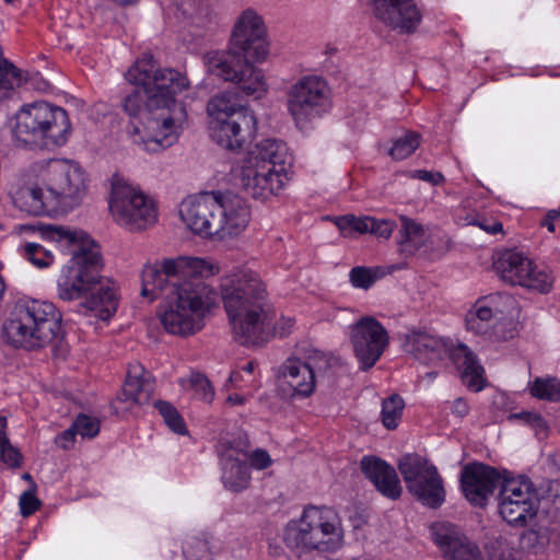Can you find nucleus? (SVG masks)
I'll use <instances>...</instances> for the list:
<instances>
[{"label":"nucleus","mask_w":560,"mask_h":560,"mask_svg":"<svg viewBox=\"0 0 560 560\" xmlns=\"http://www.w3.org/2000/svg\"><path fill=\"white\" fill-rule=\"evenodd\" d=\"M213 275V267L202 258L179 256L147 265L141 275V295L155 300L164 296L159 317L164 329L186 337L199 331L203 318L215 303V291L201 278Z\"/></svg>","instance_id":"obj_1"},{"label":"nucleus","mask_w":560,"mask_h":560,"mask_svg":"<svg viewBox=\"0 0 560 560\" xmlns=\"http://www.w3.org/2000/svg\"><path fill=\"white\" fill-rule=\"evenodd\" d=\"M126 79L143 90L133 89L122 100V109L131 117L142 110L145 102L150 108H171L172 115L164 117L154 135L142 139L145 151L155 153L173 145L187 118L184 105H176L175 95L190 86L188 78L175 69H159L151 54H143L126 72Z\"/></svg>","instance_id":"obj_2"},{"label":"nucleus","mask_w":560,"mask_h":560,"mask_svg":"<svg viewBox=\"0 0 560 560\" xmlns=\"http://www.w3.org/2000/svg\"><path fill=\"white\" fill-rule=\"evenodd\" d=\"M45 235L73 247L72 257L58 278V296L63 301H74L91 293L79 305L78 312H91L100 319L108 320L116 313L118 301L113 287L100 285L102 257L98 246L81 230L47 225Z\"/></svg>","instance_id":"obj_3"},{"label":"nucleus","mask_w":560,"mask_h":560,"mask_svg":"<svg viewBox=\"0 0 560 560\" xmlns=\"http://www.w3.org/2000/svg\"><path fill=\"white\" fill-rule=\"evenodd\" d=\"M266 30L261 18L246 10L232 32L229 50H212L203 56L207 71L224 81H231L246 95L260 97L267 91L264 73L253 62H261L268 55Z\"/></svg>","instance_id":"obj_4"},{"label":"nucleus","mask_w":560,"mask_h":560,"mask_svg":"<svg viewBox=\"0 0 560 560\" xmlns=\"http://www.w3.org/2000/svg\"><path fill=\"white\" fill-rule=\"evenodd\" d=\"M221 289L234 338L246 347L266 342L273 323L265 307L267 292L258 275L238 269L223 280Z\"/></svg>","instance_id":"obj_5"},{"label":"nucleus","mask_w":560,"mask_h":560,"mask_svg":"<svg viewBox=\"0 0 560 560\" xmlns=\"http://www.w3.org/2000/svg\"><path fill=\"white\" fill-rule=\"evenodd\" d=\"M9 126L14 144L31 150L61 148L72 132L67 110L46 101L23 104L10 118Z\"/></svg>","instance_id":"obj_6"},{"label":"nucleus","mask_w":560,"mask_h":560,"mask_svg":"<svg viewBox=\"0 0 560 560\" xmlns=\"http://www.w3.org/2000/svg\"><path fill=\"white\" fill-rule=\"evenodd\" d=\"M7 342L14 348H44L61 337V314L46 301H19L2 326Z\"/></svg>","instance_id":"obj_7"},{"label":"nucleus","mask_w":560,"mask_h":560,"mask_svg":"<svg viewBox=\"0 0 560 560\" xmlns=\"http://www.w3.org/2000/svg\"><path fill=\"white\" fill-rule=\"evenodd\" d=\"M284 539L298 555L335 553L345 545L341 517L332 508L308 504L299 520L288 524Z\"/></svg>","instance_id":"obj_8"},{"label":"nucleus","mask_w":560,"mask_h":560,"mask_svg":"<svg viewBox=\"0 0 560 560\" xmlns=\"http://www.w3.org/2000/svg\"><path fill=\"white\" fill-rule=\"evenodd\" d=\"M405 348L416 360L427 365L450 358L470 389L479 392L485 387L483 368L466 345L454 347L448 339L428 331H412L407 336Z\"/></svg>","instance_id":"obj_9"},{"label":"nucleus","mask_w":560,"mask_h":560,"mask_svg":"<svg viewBox=\"0 0 560 560\" xmlns=\"http://www.w3.org/2000/svg\"><path fill=\"white\" fill-rule=\"evenodd\" d=\"M209 133L221 148L240 151L257 132V118L253 109L238 104L229 93H220L207 104Z\"/></svg>","instance_id":"obj_10"},{"label":"nucleus","mask_w":560,"mask_h":560,"mask_svg":"<svg viewBox=\"0 0 560 560\" xmlns=\"http://www.w3.org/2000/svg\"><path fill=\"white\" fill-rule=\"evenodd\" d=\"M34 171L48 192L49 202L56 207V212L74 209L86 195V174L74 161L44 160L34 164Z\"/></svg>","instance_id":"obj_11"},{"label":"nucleus","mask_w":560,"mask_h":560,"mask_svg":"<svg viewBox=\"0 0 560 560\" xmlns=\"http://www.w3.org/2000/svg\"><path fill=\"white\" fill-rule=\"evenodd\" d=\"M407 490L423 505L436 509L445 501L443 480L436 467L418 454H406L398 462Z\"/></svg>","instance_id":"obj_12"},{"label":"nucleus","mask_w":560,"mask_h":560,"mask_svg":"<svg viewBox=\"0 0 560 560\" xmlns=\"http://www.w3.org/2000/svg\"><path fill=\"white\" fill-rule=\"evenodd\" d=\"M493 268L503 281L540 293H548L555 280L548 268L538 267L523 252L515 248L501 252L493 262Z\"/></svg>","instance_id":"obj_13"},{"label":"nucleus","mask_w":560,"mask_h":560,"mask_svg":"<svg viewBox=\"0 0 560 560\" xmlns=\"http://www.w3.org/2000/svg\"><path fill=\"white\" fill-rule=\"evenodd\" d=\"M109 210L115 221L130 231L144 230L158 219L154 202L125 183L113 186Z\"/></svg>","instance_id":"obj_14"},{"label":"nucleus","mask_w":560,"mask_h":560,"mask_svg":"<svg viewBox=\"0 0 560 560\" xmlns=\"http://www.w3.org/2000/svg\"><path fill=\"white\" fill-rule=\"evenodd\" d=\"M330 104V89L320 77H302L287 93V108L296 125L319 117Z\"/></svg>","instance_id":"obj_15"},{"label":"nucleus","mask_w":560,"mask_h":560,"mask_svg":"<svg viewBox=\"0 0 560 560\" xmlns=\"http://www.w3.org/2000/svg\"><path fill=\"white\" fill-rule=\"evenodd\" d=\"M501 517L510 525L525 526L536 516L538 502L532 481L525 477L504 476L498 494Z\"/></svg>","instance_id":"obj_16"},{"label":"nucleus","mask_w":560,"mask_h":560,"mask_svg":"<svg viewBox=\"0 0 560 560\" xmlns=\"http://www.w3.org/2000/svg\"><path fill=\"white\" fill-rule=\"evenodd\" d=\"M350 342L360 369L375 365L389 345L386 328L374 317L363 316L350 326Z\"/></svg>","instance_id":"obj_17"},{"label":"nucleus","mask_w":560,"mask_h":560,"mask_svg":"<svg viewBox=\"0 0 560 560\" xmlns=\"http://www.w3.org/2000/svg\"><path fill=\"white\" fill-rule=\"evenodd\" d=\"M221 211V194L214 191L189 196L179 208L180 218L187 228L203 237L218 235L222 229Z\"/></svg>","instance_id":"obj_18"},{"label":"nucleus","mask_w":560,"mask_h":560,"mask_svg":"<svg viewBox=\"0 0 560 560\" xmlns=\"http://www.w3.org/2000/svg\"><path fill=\"white\" fill-rule=\"evenodd\" d=\"M504 475L482 463L466 465L460 474V487L467 501L479 508L487 505L497 488H501Z\"/></svg>","instance_id":"obj_19"},{"label":"nucleus","mask_w":560,"mask_h":560,"mask_svg":"<svg viewBox=\"0 0 560 560\" xmlns=\"http://www.w3.org/2000/svg\"><path fill=\"white\" fill-rule=\"evenodd\" d=\"M431 536L443 557L448 560H486L479 547L448 522H436L430 527Z\"/></svg>","instance_id":"obj_20"},{"label":"nucleus","mask_w":560,"mask_h":560,"mask_svg":"<svg viewBox=\"0 0 560 560\" xmlns=\"http://www.w3.org/2000/svg\"><path fill=\"white\" fill-rule=\"evenodd\" d=\"M154 392V384L150 374L140 364L128 368L121 393L113 401L112 407L116 413L122 416L132 412L135 408L150 402Z\"/></svg>","instance_id":"obj_21"},{"label":"nucleus","mask_w":560,"mask_h":560,"mask_svg":"<svg viewBox=\"0 0 560 560\" xmlns=\"http://www.w3.org/2000/svg\"><path fill=\"white\" fill-rule=\"evenodd\" d=\"M288 179V173L243 163L238 175V185L248 196L265 201L271 196L278 195Z\"/></svg>","instance_id":"obj_22"},{"label":"nucleus","mask_w":560,"mask_h":560,"mask_svg":"<svg viewBox=\"0 0 560 560\" xmlns=\"http://www.w3.org/2000/svg\"><path fill=\"white\" fill-rule=\"evenodd\" d=\"M465 325L467 330L497 341L511 339L515 335L514 328L505 329L511 323L499 320L493 308L486 304V300H478L468 311Z\"/></svg>","instance_id":"obj_23"},{"label":"nucleus","mask_w":560,"mask_h":560,"mask_svg":"<svg viewBox=\"0 0 560 560\" xmlns=\"http://www.w3.org/2000/svg\"><path fill=\"white\" fill-rule=\"evenodd\" d=\"M243 163L288 173V167L291 166V154L283 141L268 138L250 149Z\"/></svg>","instance_id":"obj_24"},{"label":"nucleus","mask_w":560,"mask_h":560,"mask_svg":"<svg viewBox=\"0 0 560 560\" xmlns=\"http://www.w3.org/2000/svg\"><path fill=\"white\" fill-rule=\"evenodd\" d=\"M360 468L382 495L390 500L400 498L402 487L393 466L376 456H363Z\"/></svg>","instance_id":"obj_25"},{"label":"nucleus","mask_w":560,"mask_h":560,"mask_svg":"<svg viewBox=\"0 0 560 560\" xmlns=\"http://www.w3.org/2000/svg\"><path fill=\"white\" fill-rule=\"evenodd\" d=\"M221 210L220 223L222 229L217 235L219 238L235 236L245 230L250 214L249 208L242 198L221 195Z\"/></svg>","instance_id":"obj_26"},{"label":"nucleus","mask_w":560,"mask_h":560,"mask_svg":"<svg viewBox=\"0 0 560 560\" xmlns=\"http://www.w3.org/2000/svg\"><path fill=\"white\" fill-rule=\"evenodd\" d=\"M280 374L294 396L308 397L315 389L313 370L304 361L291 358L280 366Z\"/></svg>","instance_id":"obj_27"},{"label":"nucleus","mask_w":560,"mask_h":560,"mask_svg":"<svg viewBox=\"0 0 560 560\" xmlns=\"http://www.w3.org/2000/svg\"><path fill=\"white\" fill-rule=\"evenodd\" d=\"M378 21L400 35L413 34L422 21V12L415 0H406L397 5L388 15Z\"/></svg>","instance_id":"obj_28"},{"label":"nucleus","mask_w":560,"mask_h":560,"mask_svg":"<svg viewBox=\"0 0 560 560\" xmlns=\"http://www.w3.org/2000/svg\"><path fill=\"white\" fill-rule=\"evenodd\" d=\"M235 447L231 444L222 456V481L224 486L240 492L249 485V467L245 460L234 456Z\"/></svg>","instance_id":"obj_29"},{"label":"nucleus","mask_w":560,"mask_h":560,"mask_svg":"<svg viewBox=\"0 0 560 560\" xmlns=\"http://www.w3.org/2000/svg\"><path fill=\"white\" fill-rule=\"evenodd\" d=\"M18 198L19 207L32 215H39L44 212L56 211V207L48 200V192L38 187H26L20 190Z\"/></svg>","instance_id":"obj_30"},{"label":"nucleus","mask_w":560,"mask_h":560,"mask_svg":"<svg viewBox=\"0 0 560 560\" xmlns=\"http://www.w3.org/2000/svg\"><path fill=\"white\" fill-rule=\"evenodd\" d=\"M425 241V232L421 224L408 218H401L399 230L400 250L405 254H415Z\"/></svg>","instance_id":"obj_31"},{"label":"nucleus","mask_w":560,"mask_h":560,"mask_svg":"<svg viewBox=\"0 0 560 560\" xmlns=\"http://www.w3.org/2000/svg\"><path fill=\"white\" fill-rule=\"evenodd\" d=\"M332 222L345 237H354L357 234L368 233L370 217L346 214L334 218Z\"/></svg>","instance_id":"obj_32"},{"label":"nucleus","mask_w":560,"mask_h":560,"mask_svg":"<svg viewBox=\"0 0 560 560\" xmlns=\"http://www.w3.org/2000/svg\"><path fill=\"white\" fill-rule=\"evenodd\" d=\"M154 407L162 416L165 424L176 434H187L186 423L178 410L168 401L156 400Z\"/></svg>","instance_id":"obj_33"},{"label":"nucleus","mask_w":560,"mask_h":560,"mask_svg":"<svg viewBox=\"0 0 560 560\" xmlns=\"http://www.w3.org/2000/svg\"><path fill=\"white\" fill-rule=\"evenodd\" d=\"M5 430L7 418L0 416V459L9 467L16 468L21 466L22 454L16 447L12 446Z\"/></svg>","instance_id":"obj_34"},{"label":"nucleus","mask_w":560,"mask_h":560,"mask_svg":"<svg viewBox=\"0 0 560 560\" xmlns=\"http://www.w3.org/2000/svg\"><path fill=\"white\" fill-rule=\"evenodd\" d=\"M405 407L404 400L398 395H393L382 404V423L388 430L396 429Z\"/></svg>","instance_id":"obj_35"},{"label":"nucleus","mask_w":560,"mask_h":560,"mask_svg":"<svg viewBox=\"0 0 560 560\" xmlns=\"http://www.w3.org/2000/svg\"><path fill=\"white\" fill-rule=\"evenodd\" d=\"M530 394L538 399L559 401L560 381L556 377H537L530 386Z\"/></svg>","instance_id":"obj_36"},{"label":"nucleus","mask_w":560,"mask_h":560,"mask_svg":"<svg viewBox=\"0 0 560 560\" xmlns=\"http://www.w3.org/2000/svg\"><path fill=\"white\" fill-rule=\"evenodd\" d=\"M420 145V135L415 131H408L402 137L396 139L388 154L394 160H404L410 156Z\"/></svg>","instance_id":"obj_37"},{"label":"nucleus","mask_w":560,"mask_h":560,"mask_svg":"<svg viewBox=\"0 0 560 560\" xmlns=\"http://www.w3.org/2000/svg\"><path fill=\"white\" fill-rule=\"evenodd\" d=\"M23 256L38 268L49 267L54 261V255L37 243H26L23 246Z\"/></svg>","instance_id":"obj_38"},{"label":"nucleus","mask_w":560,"mask_h":560,"mask_svg":"<svg viewBox=\"0 0 560 560\" xmlns=\"http://www.w3.org/2000/svg\"><path fill=\"white\" fill-rule=\"evenodd\" d=\"M21 71L8 59H0V90H13L22 84Z\"/></svg>","instance_id":"obj_39"},{"label":"nucleus","mask_w":560,"mask_h":560,"mask_svg":"<svg viewBox=\"0 0 560 560\" xmlns=\"http://www.w3.org/2000/svg\"><path fill=\"white\" fill-rule=\"evenodd\" d=\"M188 384L198 399L205 402H211L213 400L214 389L210 381L203 374L192 373L188 378Z\"/></svg>","instance_id":"obj_40"},{"label":"nucleus","mask_w":560,"mask_h":560,"mask_svg":"<svg viewBox=\"0 0 560 560\" xmlns=\"http://www.w3.org/2000/svg\"><path fill=\"white\" fill-rule=\"evenodd\" d=\"M247 442L240 441L235 447V452L237 454H243L244 457H247L252 467L261 470L268 468L271 465L272 460L267 451L257 448L250 455H247Z\"/></svg>","instance_id":"obj_41"},{"label":"nucleus","mask_w":560,"mask_h":560,"mask_svg":"<svg viewBox=\"0 0 560 560\" xmlns=\"http://www.w3.org/2000/svg\"><path fill=\"white\" fill-rule=\"evenodd\" d=\"M72 424L77 433L83 439H93L100 432V421L84 413H80Z\"/></svg>","instance_id":"obj_42"},{"label":"nucleus","mask_w":560,"mask_h":560,"mask_svg":"<svg viewBox=\"0 0 560 560\" xmlns=\"http://www.w3.org/2000/svg\"><path fill=\"white\" fill-rule=\"evenodd\" d=\"M350 282L354 288L369 289L376 281V275L368 267L358 266L350 270Z\"/></svg>","instance_id":"obj_43"},{"label":"nucleus","mask_w":560,"mask_h":560,"mask_svg":"<svg viewBox=\"0 0 560 560\" xmlns=\"http://www.w3.org/2000/svg\"><path fill=\"white\" fill-rule=\"evenodd\" d=\"M336 362L335 358L315 350L305 363L312 368L314 380L316 381V375L325 374Z\"/></svg>","instance_id":"obj_44"},{"label":"nucleus","mask_w":560,"mask_h":560,"mask_svg":"<svg viewBox=\"0 0 560 560\" xmlns=\"http://www.w3.org/2000/svg\"><path fill=\"white\" fill-rule=\"evenodd\" d=\"M184 555L187 560H212L208 542L198 538L187 544Z\"/></svg>","instance_id":"obj_45"},{"label":"nucleus","mask_w":560,"mask_h":560,"mask_svg":"<svg viewBox=\"0 0 560 560\" xmlns=\"http://www.w3.org/2000/svg\"><path fill=\"white\" fill-rule=\"evenodd\" d=\"M508 419L521 420L530 425L536 432L546 431L547 424L544 418L537 412L522 411L509 415Z\"/></svg>","instance_id":"obj_46"},{"label":"nucleus","mask_w":560,"mask_h":560,"mask_svg":"<svg viewBox=\"0 0 560 560\" xmlns=\"http://www.w3.org/2000/svg\"><path fill=\"white\" fill-rule=\"evenodd\" d=\"M35 489H36V486L33 485L32 489L24 491L20 495L19 504H20L21 514L23 516H30V515L34 514L39 509L40 502L35 495Z\"/></svg>","instance_id":"obj_47"},{"label":"nucleus","mask_w":560,"mask_h":560,"mask_svg":"<svg viewBox=\"0 0 560 560\" xmlns=\"http://www.w3.org/2000/svg\"><path fill=\"white\" fill-rule=\"evenodd\" d=\"M394 228L395 223L390 220L375 219L370 217L368 233L388 238L392 235Z\"/></svg>","instance_id":"obj_48"},{"label":"nucleus","mask_w":560,"mask_h":560,"mask_svg":"<svg viewBox=\"0 0 560 560\" xmlns=\"http://www.w3.org/2000/svg\"><path fill=\"white\" fill-rule=\"evenodd\" d=\"M469 224L476 225L491 235L503 233L502 223L497 219L486 215L478 214L474 220L469 221Z\"/></svg>","instance_id":"obj_49"},{"label":"nucleus","mask_w":560,"mask_h":560,"mask_svg":"<svg viewBox=\"0 0 560 560\" xmlns=\"http://www.w3.org/2000/svg\"><path fill=\"white\" fill-rule=\"evenodd\" d=\"M406 0H372L373 13L377 20L388 15L397 5L404 4Z\"/></svg>","instance_id":"obj_50"},{"label":"nucleus","mask_w":560,"mask_h":560,"mask_svg":"<svg viewBox=\"0 0 560 560\" xmlns=\"http://www.w3.org/2000/svg\"><path fill=\"white\" fill-rule=\"evenodd\" d=\"M412 178H417L423 182L431 183L433 185H440L444 182V176L440 172H430L425 170H416L411 174Z\"/></svg>","instance_id":"obj_51"},{"label":"nucleus","mask_w":560,"mask_h":560,"mask_svg":"<svg viewBox=\"0 0 560 560\" xmlns=\"http://www.w3.org/2000/svg\"><path fill=\"white\" fill-rule=\"evenodd\" d=\"M75 429H73V424L62 433H60L56 439V444L62 450H69L73 446L74 438L77 435Z\"/></svg>","instance_id":"obj_52"},{"label":"nucleus","mask_w":560,"mask_h":560,"mask_svg":"<svg viewBox=\"0 0 560 560\" xmlns=\"http://www.w3.org/2000/svg\"><path fill=\"white\" fill-rule=\"evenodd\" d=\"M452 412L459 418L466 417L469 412L468 402L463 398H456L452 405Z\"/></svg>","instance_id":"obj_53"},{"label":"nucleus","mask_w":560,"mask_h":560,"mask_svg":"<svg viewBox=\"0 0 560 560\" xmlns=\"http://www.w3.org/2000/svg\"><path fill=\"white\" fill-rule=\"evenodd\" d=\"M560 219V214L558 213L557 210H550L548 211L546 218L544 219L542 221V225L546 226L548 229L549 232H553L555 231V224L553 222L556 220Z\"/></svg>","instance_id":"obj_54"},{"label":"nucleus","mask_w":560,"mask_h":560,"mask_svg":"<svg viewBox=\"0 0 560 560\" xmlns=\"http://www.w3.org/2000/svg\"><path fill=\"white\" fill-rule=\"evenodd\" d=\"M282 324L283 326L278 328V332L281 337H284L290 332V329L293 326L294 320L292 318H282Z\"/></svg>","instance_id":"obj_55"},{"label":"nucleus","mask_w":560,"mask_h":560,"mask_svg":"<svg viewBox=\"0 0 560 560\" xmlns=\"http://www.w3.org/2000/svg\"><path fill=\"white\" fill-rule=\"evenodd\" d=\"M245 397L243 395L234 394L230 395L226 399V401L231 405H243L245 402Z\"/></svg>","instance_id":"obj_56"},{"label":"nucleus","mask_w":560,"mask_h":560,"mask_svg":"<svg viewBox=\"0 0 560 560\" xmlns=\"http://www.w3.org/2000/svg\"><path fill=\"white\" fill-rule=\"evenodd\" d=\"M242 380L241 371H234L230 374L229 382L232 384H236Z\"/></svg>","instance_id":"obj_57"},{"label":"nucleus","mask_w":560,"mask_h":560,"mask_svg":"<svg viewBox=\"0 0 560 560\" xmlns=\"http://www.w3.org/2000/svg\"><path fill=\"white\" fill-rule=\"evenodd\" d=\"M254 369L255 363L253 361H249L242 368V371L252 374L254 372Z\"/></svg>","instance_id":"obj_58"},{"label":"nucleus","mask_w":560,"mask_h":560,"mask_svg":"<svg viewBox=\"0 0 560 560\" xmlns=\"http://www.w3.org/2000/svg\"><path fill=\"white\" fill-rule=\"evenodd\" d=\"M511 557V553L509 552L508 556L505 552H502L499 558L492 557L491 560H509Z\"/></svg>","instance_id":"obj_59"},{"label":"nucleus","mask_w":560,"mask_h":560,"mask_svg":"<svg viewBox=\"0 0 560 560\" xmlns=\"http://www.w3.org/2000/svg\"><path fill=\"white\" fill-rule=\"evenodd\" d=\"M114 1L119 4L126 5V4L133 2L135 0H114Z\"/></svg>","instance_id":"obj_60"},{"label":"nucleus","mask_w":560,"mask_h":560,"mask_svg":"<svg viewBox=\"0 0 560 560\" xmlns=\"http://www.w3.org/2000/svg\"><path fill=\"white\" fill-rule=\"evenodd\" d=\"M23 478H24L25 480H32V477H31V475H30L28 472H25V474L23 475Z\"/></svg>","instance_id":"obj_61"}]
</instances>
